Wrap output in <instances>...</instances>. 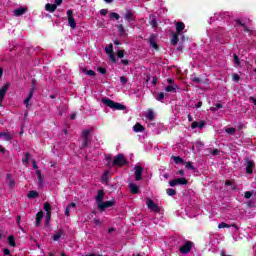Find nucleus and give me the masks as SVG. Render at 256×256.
<instances>
[{
	"instance_id": "obj_22",
	"label": "nucleus",
	"mask_w": 256,
	"mask_h": 256,
	"mask_svg": "<svg viewBox=\"0 0 256 256\" xmlns=\"http://www.w3.org/2000/svg\"><path fill=\"white\" fill-rule=\"evenodd\" d=\"M235 23H237V25H239L240 27H243L245 33H252L249 27H247V25H245V23H243L241 19H236Z\"/></svg>"
},
{
	"instance_id": "obj_19",
	"label": "nucleus",
	"mask_w": 256,
	"mask_h": 256,
	"mask_svg": "<svg viewBox=\"0 0 256 256\" xmlns=\"http://www.w3.org/2000/svg\"><path fill=\"white\" fill-rule=\"evenodd\" d=\"M230 227H234L235 229H239V226L237 224H227L225 222H221L218 224V229H229Z\"/></svg>"
},
{
	"instance_id": "obj_59",
	"label": "nucleus",
	"mask_w": 256,
	"mask_h": 256,
	"mask_svg": "<svg viewBox=\"0 0 256 256\" xmlns=\"http://www.w3.org/2000/svg\"><path fill=\"white\" fill-rule=\"evenodd\" d=\"M109 175V173H107V172H105V174L102 176V180L104 181V183H107V181H108V176Z\"/></svg>"
},
{
	"instance_id": "obj_21",
	"label": "nucleus",
	"mask_w": 256,
	"mask_h": 256,
	"mask_svg": "<svg viewBox=\"0 0 256 256\" xmlns=\"http://www.w3.org/2000/svg\"><path fill=\"white\" fill-rule=\"evenodd\" d=\"M45 10L49 11V13H55V11H57V4L47 3L45 5Z\"/></svg>"
},
{
	"instance_id": "obj_36",
	"label": "nucleus",
	"mask_w": 256,
	"mask_h": 256,
	"mask_svg": "<svg viewBox=\"0 0 256 256\" xmlns=\"http://www.w3.org/2000/svg\"><path fill=\"white\" fill-rule=\"evenodd\" d=\"M166 193L169 197H174V195H177V191L173 188H168L166 190Z\"/></svg>"
},
{
	"instance_id": "obj_46",
	"label": "nucleus",
	"mask_w": 256,
	"mask_h": 256,
	"mask_svg": "<svg viewBox=\"0 0 256 256\" xmlns=\"http://www.w3.org/2000/svg\"><path fill=\"white\" fill-rule=\"evenodd\" d=\"M225 131L228 133V135H233L237 129L231 127V128H226Z\"/></svg>"
},
{
	"instance_id": "obj_10",
	"label": "nucleus",
	"mask_w": 256,
	"mask_h": 256,
	"mask_svg": "<svg viewBox=\"0 0 256 256\" xmlns=\"http://www.w3.org/2000/svg\"><path fill=\"white\" fill-rule=\"evenodd\" d=\"M245 162H246L247 175H253V169L255 168V161L247 158V159H245Z\"/></svg>"
},
{
	"instance_id": "obj_50",
	"label": "nucleus",
	"mask_w": 256,
	"mask_h": 256,
	"mask_svg": "<svg viewBox=\"0 0 256 256\" xmlns=\"http://www.w3.org/2000/svg\"><path fill=\"white\" fill-rule=\"evenodd\" d=\"M97 71L98 73H101V75H105V73H107V69L103 67H98Z\"/></svg>"
},
{
	"instance_id": "obj_43",
	"label": "nucleus",
	"mask_w": 256,
	"mask_h": 256,
	"mask_svg": "<svg viewBox=\"0 0 256 256\" xmlns=\"http://www.w3.org/2000/svg\"><path fill=\"white\" fill-rule=\"evenodd\" d=\"M23 165H28L29 164V152L25 153V158L22 159Z\"/></svg>"
},
{
	"instance_id": "obj_34",
	"label": "nucleus",
	"mask_w": 256,
	"mask_h": 256,
	"mask_svg": "<svg viewBox=\"0 0 256 256\" xmlns=\"http://www.w3.org/2000/svg\"><path fill=\"white\" fill-rule=\"evenodd\" d=\"M82 73H84V75H89L90 77H95L96 75L95 71L87 70V68H83Z\"/></svg>"
},
{
	"instance_id": "obj_41",
	"label": "nucleus",
	"mask_w": 256,
	"mask_h": 256,
	"mask_svg": "<svg viewBox=\"0 0 256 256\" xmlns=\"http://www.w3.org/2000/svg\"><path fill=\"white\" fill-rule=\"evenodd\" d=\"M44 211H46V213H51V204L49 202L44 203Z\"/></svg>"
},
{
	"instance_id": "obj_52",
	"label": "nucleus",
	"mask_w": 256,
	"mask_h": 256,
	"mask_svg": "<svg viewBox=\"0 0 256 256\" xmlns=\"http://www.w3.org/2000/svg\"><path fill=\"white\" fill-rule=\"evenodd\" d=\"M246 205L249 208H253V207H255V201L249 200L248 202H246Z\"/></svg>"
},
{
	"instance_id": "obj_49",
	"label": "nucleus",
	"mask_w": 256,
	"mask_h": 256,
	"mask_svg": "<svg viewBox=\"0 0 256 256\" xmlns=\"http://www.w3.org/2000/svg\"><path fill=\"white\" fill-rule=\"evenodd\" d=\"M35 80H32V89L28 94V97H33V91L35 90Z\"/></svg>"
},
{
	"instance_id": "obj_33",
	"label": "nucleus",
	"mask_w": 256,
	"mask_h": 256,
	"mask_svg": "<svg viewBox=\"0 0 256 256\" xmlns=\"http://www.w3.org/2000/svg\"><path fill=\"white\" fill-rule=\"evenodd\" d=\"M146 119H149V121H154L155 120V113L153 110H148L146 113Z\"/></svg>"
},
{
	"instance_id": "obj_37",
	"label": "nucleus",
	"mask_w": 256,
	"mask_h": 256,
	"mask_svg": "<svg viewBox=\"0 0 256 256\" xmlns=\"http://www.w3.org/2000/svg\"><path fill=\"white\" fill-rule=\"evenodd\" d=\"M36 175L38 177L39 185H43V175L41 174V170H36Z\"/></svg>"
},
{
	"instance_id": "obj_13",
	"label": "nucleus",
	"mask_w": 256,
	"mask_h": 256,
	"mask_svg": "<svg viewBox=\"0 0 256 256\" xmlns=\"http://www.w3.org/2000/svg\"><path fill=\"white\" fill-rule=\"evenodd\" d=\"M143 179V166H135V181H141Z\"/></svg>"
},
{
	"instance_id": "obj_45",
	"label": "nucleus",
	"mask_w": 256,
	"mask_h": 256,
	"mask_svg": "<svg viewBox=\"0 0 256 256\" xmlns=\"http://www.w3.org/2000/svg\"><path fill=\"white\" fill-rule=\"evenodd\" d=\"M117 57L119 59H123V57H125V50H118L117 51Z\"/></svg>"
},
{
	"instance_id": "obj_12",
	"label": "nucleus",
	"mask_w": 256,
	"mask_h": 256,
	"mask_svg": "<svg viewBox=\"0 0 256 256\" xmlns=\"http://www.w3.org/2000/svg\"><path fill=\"white\" fill-rule=\"evenodd\" d=\"M149 44L150 47H152V49H154L155 51H159V44H157V34H151L149 36Z\"/></svg>"
},
{
	"instance_id": "obj_61",
	"label": "nucleus",
	"mask_w": 256,
	"mask_h": 256,
	"mask_svg": "<svg viewBox=\"0 0 256 256\" xmlns=\"http://www.w3.org/2000/svg\"><path fill=\"white\" fill-rule=\"evenodd\" d=\"M150 23L152 27H157V19L153 18Z\"/></svg>"
},
{
	"instance_id": "obj_23",
	"label": "nucleus",
	"mask_w": 256,
	"mask_h": 256,
	"mask_svg": "<svg viewBox=\"0 0 256 256\" xmlns=\"http://www.w3.org/2000/svg\"><path fill=\"white\" fill-rule=\"evenodd\" d=\"M203 129V127H205V121H200V122H197V121H194L192 122L191 124V128L192 129Z\"/></svg>"
},
{
	"instance_id": "obj_63",
	"label": "nucleus",
	"mask_w": 256,
	"mask_h": 256,
	"mask_svg": "<svg viewBox=\"0 0 256 256\" xmlns=\"http://www.w3.org/2000/svg\"><path fill=\"white\" fill-rule=\"evenodd\" d=\"M105 160L107 161V163H111L112 161L111 155L106 156Z\"/></svg>"
},
{
	"instance_id": "obj_7",
	"label": "nucleus",
	"mask_w": 256,
	"mask_h": 256,
	"mask_svg": "<svg viewBox=\"0 0 256 256\" xmlns=\"http://www.w3.org/2000/svg\"><path fill=\"white\" fill-rule=\"evenodd\" d=\"M188 184H189V181L185 177L176 178L169 181L170 187H176V185H188Z\"/></svg>"
},
{
	"instance_id": "obj_48",
	"label": "nucleus",
	"mask_w": 256,
	"mask_h": 256,
	"mask_svg": "<svg viewBox=\"0 0 256 256\" xmlns=\"http://www.w3.org/2000/svg\"><path fill=\"white\" fill-rule=\"evenodd\" d=\"M234 63L237 66L241 65V60L239 59V56L237 54H234Z\"/></svg>"
},
{
	"instance_id": "obj_39",
	"label": "nucleus",
	"mask_w": 256,
	"mask_h": 256,
	"mask_svg": "<svg viewBox=\"0 0 256 256\" xmlns=\"http://www.w3.org/2000/svg\"><path fill=\"white\" fill-rule=\"evenodd\" d=\"M110 19H115L116 21H119V19H121V16H119V14L117 12H111L109 14Z\"/></svg>"
},
{
	"instance_id": "obj_11",
	"label": "nucleus",
	"mask_w": 256,
	"mask_h": 256,
	"mask_svg": "<svg viewBox=\"0 0 256 256\" xmlns=\"http://www.w3.org/2000/svg\"><path fill=\"white\" fill-rule=\"evenodd\" d=\"M124 19L131 23V21H137V16L135 15V12L129 9H126V13L124 14Z\"/></svg>"
},
{
	"instance_id": "obj_64",
	"label": "nucleus",
	"mask_w": 256,
	"mask_h": 256,
	"mask_svg": "<svg viewBox=\"0 0 256 256\" xmlns=\"http://www.w3.org/2000/svg\"><path fill=\"white\" fill-rule=\"evenodd\" d=\"M220 256H231V255H227V254H225V250H221Z\"/></svg>"
},
{
	"instance_id": "obj_20",
	"label": "nucleus",
	"mask_w": 256,
	"mask_h": 256,
	"mask_svg": "<svg viewBox=\"0 0 256 256\" xmlns=\"http://www.w3.org/2000/svg\"><path fill=\"white\" fill-rule=\"evenodd\" d=\"M116 27L118 29L120 37H127L128 34L125 31V27L123 26V24H116Z\"/></svg>"
},
{
	"instance_id": "obj_29",
	"label": "nucleus",
	"mask_w": 256,
	"mask_h": 256,
	"mask_svg": "<svg viewBox=\"0 0 256 256\" xmlns=\"http://www.w3.org/2000/svg\"><path fill=\"white\" fill-rule=\"evenodd\" d=\"M28 199H37V197H39V192L35 191V190H31L28 195H27Z\"/></svg>"
},
{
	"instance_id": "obj_57",
	"label": "nucleus",
	"mask_w": 256,
	"mask_h": 256,
	"mask_svg": "<svg viewBox=\"0 0 256 256\" xmlns=\"http://www.w3.org/2000/svg\"><path fill=\"white\" fill-rule=\"evenodd\" d=\"M233 183H235L233 180H226V181H225V185H226L227 187H231V185H233Z\"/></svg>"
},
{
	"instance_id": "obj_18",
	"label": "nucleus",
	"mask_w": 256,
	"mask_h": 256,
	"mask_svg": "<svg viewBox=\"0 0 256 256\" xmlns=\"http://www.w3.org/2000/svg\"><path fill=\"white\" fill-rule=\"evenodd\" d=\"M27 13V7H20L16 10H14L15 17H21L22 15H25Z\"/></svg>"
},
{
	"instance_id": "obj_1",
	"label": "nucleus",
	"mask_w": 256,
	"mask_h": 256,
	"mask_svg": "<svg viewBox=\"0 0 256 256\" xmlns=\"http://www.w3.org/2000/svg\"><path fill=\"white\" fill-rule=\"evenodd\" d=\"M104 197H105V191L98 190L97 195L95 196V201L99 211H102V212L105 211V209H109V207H113L115 205V199L103 202Z\"/></svg>"
},
{
	"instance_id": "obj_27",
	"label": "nucleus",
	"mask_w": 256,
	"mask_h": 256,
	"mask_svg": "<svg viewBox=\"0 0 256 256\" xmlns=\"http://www.w3.org/2000/svg\"><path fill=\"white\" fill-rule=\"evenodd\" d=\"M42 219H43V210H40V211L36 214V227H39V225H41Z\"/></svg>"
},
{
	"instance_id": "obj_62",
	"label": "nucleus",
	"mask_w": 256,
	"mask_h": 256,
	"mask_svg": "<svg viewBox=\"0 0 256 256\" xmlns=\"http://www.w3.org/2000/svg\"><path fill=\"white\" fill-rule=\"evenodd\" d=\"M4 255H11V250L9 248L4 249Z\"/></svg>"
},
{
	"instance_id": "obj_28",
	"label": "nucleus",
	"mask_w": 256,
	"mask_h": 256,
	"mask_svg": "<svg viewBox=\"0 0 256 256\" xmlns=\"http://www.w3.org/2000/svg\"><path fill=\"white\" fill-rule=\"evenodd\" d=\"M172 159L174 161V163H176V165H185V160H183V158H181L180 156H172Z\"/></svg>"
},
{
	"instance_id": "obj_15",
	"label": "nucleus",
	"mask_w": 256,
	"mask_h": 256,
	"mask_svg": "<svg viewBox=\"0 0 256 256\" xmlns=\"http://www.w3.org/2000/svg\"><path fill=\"white\" fill-rule=\"evenodd\" d=\"M6 183L9 189H13V187H15V179H13V175L11 173L6 175Z\"/></svg>"
},
{
	"instance_id": "obj_2",
	"label": "nucleus",
	"mask_w": 256,
	"mask_h": 256,
	"mask_svg": "<svg viewBox=\"0 0 256 256\" xmlns=\"http://www.w3.org/2000/svg\"><path fill=\"white\" fill-rule=\"evenodd\" d=\"M102 103L106 105V107H110V109H114L115 111H125V109H127V106L107 98H102Z\"/></svg>"
},
{
	"instance_id": "obj_6",
	"label": "nucleus",
	"mask_w": 256,
	"mask_h": 256,
	"mask_svg": "<svg viewBox=\"0 0 256 256\" xmlns=\"http://www.w3.org/2000/svg\"><path fill=\"white\" fill-rule=\"evenodd\" d=\"M146 205L148 209H150L154 213H161V208H159V206L156 203H154L153 199L147 198Z\"/></svg>"
},
{
	"instance_id": "obj_54",
	"label": "nucleus",
	"mask_w": 256,
	"mask_h": 256,
	"mask_svg": "<svg viewBox=\"0 0 256 256\" xmlns=\"http://www.w3.org/2000/svg\"><path fill=\"white\" fill-rule=\"evenodd\" d=\"M109 13V10L108 9H101L100 10V15L102 16V17H105V15H107Z\"/></svg>"
},
{
	"instance_id": "obj_25",
	"label": "nucleus",
	"mask_w": 256,
	"mask_h": 256,
	"mask_svg": "<svg viewBox=\"0 0 256 256\" xmlns=\"http://www.w3.org/2000/svg\"><path fill=\"white\" fill-rule=\"evenodd\" d=\"M133 131L135 133H143V131H145V127H143V125H141V123H136L133 126Z\"/></svg>"
},
{
	"instance_id": "obj_58",
	"label": "nucleus",
	"mask_w": 256,
	"mask_h": 256,
	"mask_svg": "<svg viewBox=\"0 0 256 256\" xmlns=\"http://www.w3.org/2000/svg\"><path fill=\"white\" fill-rule=\"evenodd\" d=\"M93 223H94V225H96V227H97V226L101 225V220H99V219H97V218H94Z\"/></svg>"
},
{
	"instance_id": "obj_60",
	"label": "nucleus",
	"mask_w": 256,
	"mask_h": 256,
	"mask_svg": "<svg viewBox=\"0 0 256 256\" xmlns=\"http://www.w3.org/2000/svg\"><path fill=\"white\" fill-rule=\"evenodd\" d=\"M210 153L211 155H219L220 151L219 149H213Z\"/></svg>"
},
{
	"instance_id": "obj_35",
	"label": "nucleus",
	"mask_w": 256,
	"mask_h": 256,
	"mask_svg": "<svg viewBox=\"0 0 256 256\" xmlns=\"http://www.w3.org/2000/svg\"><path fill=\"white\" fill-rule=\"evenodd\" d=\"M63 236V231L59 230L56 234L53 235V241H59Z\"/></svg>"
},
{
	"instance_id": "obj_51",
	"label": "nucleus",
	"mask_w": 256,
	"mask_h": 256,
	"mask_svg": "<svg viewBox=\"0 0 256 256\" xmlns=\"http://www.w3.org/2000/svg\"><path fill=\"white\" fill-rule=\"evenodd\" d=\"M245 199H249L250 197H253V192L252 191H246L244 193Z\"/></svg>"
},
{
	"instance_id": "obj_55",
	"label": "nucleus",
	"mask_w": 256,
	"mask_h": 256,
	"mask_svg": "<svg viewBox=\"0 0 256 256\" xmlns=\"http://www.w3.org/2000/svg\"><path fill=\"white\" fill-rule=\"evenodd\" d=\"M120 82L122 83V85H127V78L125 76H121Z\"/></svg>"
},
{
	"instance_id": "obj_32",
	"label": "nucleus",
	"mask_w": 256,
	"mask_h": 256,
	"mask_svg": "<svg viewBox=\"0 0 256 256\" xmlns=\"http://www.w3.org/2000/svg\"><path fill=\"white\" fill-rule=\"evenodd\" d=\"M219 109H223V104L221 103H216L214 104V106H212L210 108V111H212L213 113H215L216 111H219Z\"/></svg>"
},
{
	"instance_id": "obj_8",
	"label": "nucleus",
	"mask_w": 256,
	"mask_h": 256,
	"mask_svg": "<svg viewBox=\"0 0 256 256\" xmlns=\"http://www.w3.org/2000/svg\"><path fill=\"white\" fill-rule=\"evenodd\" d=\"M191 249H193V242L186 240L184 242V245L180 247V253L182 255H187Z\"/></svg>"
},
{
	"instance_id": "obj_17",
	"label": "nucleus",
	"mask_w": 256,
	"mask_h": 256,
	"mask_svg": "<svg viewBox=\"0 0 256 256\" xmlns=\"http://www.w3.org/2000/svg\"><path fill=\"white\" fill-rule=\"evenodd\" d=\"M9 87H11V82H7L4 86L0 89V97H5L7 95V91H9Z\"/></svg>"
},
{
	"instance_id": "obj_14",
	"label": "nucleus",
	"mask_w": 256,
	"mask_h": 256,
	"mask_svg": "<svg viewBox=\"0 0 256 256\" xmlns=\"http://www.w3.org/2000/svg\"><path fill=\"white\" fill-rule=\"evenodd\" d=\"M0 137H2L4 141H13V139H15V134L11 132H0Z\"/></svg>"
},
{
	"instance_id": "obj_42",
	"label": "nucleus",
	"mask_w": 256,
	"mask_h": 256,
	"mask_svg": "<svg viewBox=\"0 0 256 256\" xmlns=\"http://www.w3.org/2000/svg\"><path fill=\"white\" fill-rule=\"evenodd\" d=\"M110 61L112 63H117V57L115 56V52H112L111 54H108Z\"/></svg>"
},
{
	"instance_id": "obj_5",
	"label": "nucleus",
	"mask_w": 256,
	"mask_h": 256,
	"mask_svg": "<svg viewBox=\"0 0 256 256\" xmlns=\"http://www.w3.org/2000/svg\"><path fill=\"white\" fill-rule=\"evenodd\" d=\"M89 135H91V130H84L82 132L83 142L80 149H87V147H89V143H91V140L89 139Z\"/></svg>"
},
{
	"instance_id": "obj_24",
	"label": "nucleus",
	"mask_w": 256,
	"mask_h": 256,
	"mask_svg": "<svg viewBox=\"0 0 256 256\" xmlns=\"http://www.w3.org/2000/svg\"><path fill=\"white\" fill-rule=\"evenodd\" d=\"M185 30V23L178 21L176 23V33L181 35V31Z\"/></svg>"
},
{
	"instance_id": "obj_44",
	"label": "nucleus",
	"mask_w": 256,
	"mask_h": 256,
	"mask_svg": "<svg viewBox=\"0 0 256 256\" xmlns=\"http://www.w3.org/2000/svg\"><path fill=\"white\" fill-rule=\"evenodd\" d=\"M232 79H233V81H234L235 83H239V81L241 80V76H239V74H237V73H234V74L232 75Z\"/></svg>"
},
{
	"instance_id": "obj_38",
	"label": "nucleus",
	"mask_w": 256,
	"mask_h": 256,
	"mask_svg": "<svg viewBox=\"0 0 256 256\" xmlns=\"http://www.w3.org/2000/svg\"><path fill=\"white\" fill-rule=\"evenodd\" d=\"M105 53H106L107 55H110L111 53H115V52L113 51V44H109L108 46L105 47Z\"/></svg>"
},
{
	"instance_id": "obj_4",
	"label": "nucleus",
	"mask_w": 256,
	"mask_h": 256,
	"mask_svg": "<svg viewBox=\"0 0 256 256\" xmlns=\"http://www.w3.org/2000/svg\"><path fill=\"white\" fill-rule=\"evenodd\" d=\"M177 89H179V86H177V84H175V79L169 78L168 85L165 86L164 90L167 93H177Z\"/></svg>"
},
{
	"instance_id": "obj_40",
	"label": "nucleus",
	"mask_w": 256,
	"mask_h": 256,
	"mask_svg": "<svg viewBox=\"0 0 256 256\" xmlns=\"http://www.w3.org/2000/svg\"><path fill=\"white\" fill-rule=\"evenodd\" d=\"M185 167L186 169H190L191 171H195V166H193V162L191 161H188V162H185Z\"/></svg>"
},
{
	"instance_id": "obj_26",
	"label": "nucleus",
	"mask_w": 256,
	"mask_h": 256,
	"mask_svg": "<svg viewBox=\"0 0 256 256\" xmlns=\"http://www.w3.org/2000/svg\"><path fill=\"white\" fill-rule=\"evenodd\" d=\"M129 187L132 195H137V193H139V186H137L135 183H130Z\"/></svg>"
},
{
	"instance_id": "obj_3",
	"label": "nucleus",
	"mask_w": 256,
	"mask_h": 256,
	"mask_svg": "<svg viewBox=\"0 0 256 256\" xmlns=\"http://www.w3.org/2000/svg\"><path fill=\"white\" fill-rule=\"evenodd\" d=\"M124 165H127V159H125V155H116L114 157V161L112 162V167H124Z\"/></svg>"
},
{
	"instance_id": "obj_53",
	"label": "nucleus",
	"mask_w": 256,
	"mask_h": 256,
	"mask_svg": "<svg viewBox=\"0 0 256 256\" xmlns=\"http://www.w3.org/2000/svg\"><path fill=\"white\" fill-rule=\"evenodd\" d=\"M191 79L193 83H203V80H201V78L199 77H192Z\"/></svg>"
},
{
	"instance_id": "obj_31",
	"label": "nucleus",
	"mask_w": 256,
	"mask_h": 256,
	"mask_svg": "<svg viewBox=\"0 0 256 256\" xmlns=\"http://www.w3.org/2000/svg\"><path fill=\"white\" fill-rule=\"evenodd\" d=\"M8 245H10V247H17V243H15V236H8Z\"/></svg>"
},
{
	"instance_id": "obj_47",
	"label": "nucleus",
	"mask_w": 256,
	"mask_h": 256,
	"mask_svg": "<svg viewBox=\"0 0 256 256\" xmlns=\"http://www.w3.org/2000/svg\"><path fill=\"white\" fill-rule=\"evenodd\" d=\"M31 97H27L25 100H24V104L26 105V108L29 109V107H31Z\"/></svg>"
},
{
	"instance_id": "obj_56",
	"label": "nucleus",
	"mask_w": 256,
	"mask_h": 256,
	"mask_svg": "<svg viewBox=\"0 0 256 256\" xmlns=\"http://www.w3.org/2000/svg\"><path fill=\"white\" fill-rule=\"evenodd\" d=\"M32 167L33 169H35L36 171H39V166H37V162L35 160H32Z\"/></svg>"
},
{
	"instance_id": "obj_16",
	"label": "nucleus",
	"mask_w": 256,
	"mask_h": 256,
	"mask_svg": "<svg viewBox=\"0 0 256 256\" xmlns=\"http://www.w3.org/2000/svg\"><path fill=\"white\" fill-rule=\"evenodd\" d=\"M77 208V204L75 202H71L65 210V215L66 217H69L71 215V210L73 209V211H75V209Z\"/></svg>"
},
{
	"instance_id": "obj_9",
	"label": "nucleus",
	"mask_w": 256,
	"mask_h": 256,
	"mask_svg": "<svg viewBox=\"0 0 256 256\" xmlns=\"http://www.w3.org/2000/svg\"><path fill=\"white\" fill-rule=\"evenodd\" d=\"M67 18H68V25L71 27V29H75L77 27V22H75V18H73V10L69 9L66 12Z\"/></svg>"
},
{
	"instance_id": "obj_30",
	"label": "nucleus",
	"mask_w": 256,
	"mask_h": 256,
	"mask_svg": "<svg viewBox=\"0 0 256 256\" xmlns=\"http://www.w3.org/2000/svg\"><path fill=\"white\" fill-rule=\"evenodd\" d=\"M179 35L177 32L172 34V40H171V45H177L179 43Z\"/></svg>"
}]
</instances>
